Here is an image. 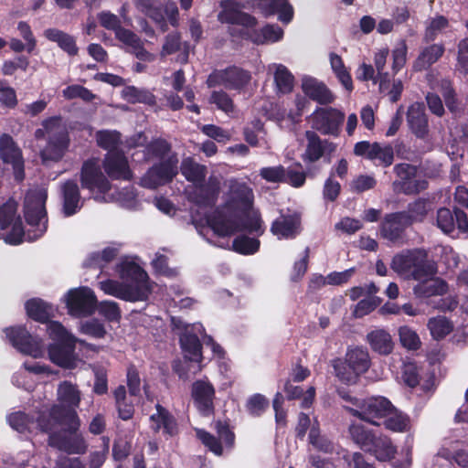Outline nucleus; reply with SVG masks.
I'll list each match as a JSON object with an SVG mask.
<instances>
[{"mask_svg": "<svg viewBox=\"0 0 468 468\" xmlns=\"http://www.w3.org/2000/svg\"><path fill=\"white\" fill-rule=\"evenodd\" d=\"M196 190L188 199L199 207H212L216 205L220 193V181L210 176L207 182L195 185Z\"/></svg>", "mask_w": 468, "mask_h": 468, "instance_id": "nucleus-23", "label": "nucleus"}, {"mask_svg": "<svg viewBox=\"0 0 468 468\" xmlns=\"http://www.w3.org/2000/svg\"><path fill=\"white\" fill-rule=\"evenodd\" d=\"M42 126L48 134L47 144L39 154L42 164L47 165L49 162H59L70 144L69 130L61 122L60 116H52L44 120Z\"/></svg>", "mask_w": 468, "mask_h": 468, "instance_id": "nucleus-4", "label": "nucleus"}, {"mask_svg": "<svg viewBox=\"0 0 468 468\" xmlns=\"http://www.w3.org/2000/svg\"><path fill=\"white\" fill-rule=\"evenodd\" d=\"M425 278L420 281V282L414 286V293L418 297L427 298L434 295H442L447 292V282L441 279Z\"/></svg>", "mask_w": 468, "mask_h": 468, "instance_id": "nucleus-43", "label": "nucleus"}, {"mask_svg": "<svg viewBox=\"0 0 468 468\" xmlns=\"http://www.w3.org/2000/svg\"><path fill=\"white\" fill-rule=\"evenodd\" d=\"M251 80L249 70L237 66H229L224 69H214L207 77L206 84L208 88L224 86L227 90H241Z\"/></svg>", "mask_w": 468, "mask_h": 468, "instance_id": "nucleus-10", "label": "nucleus"}, {"mask_svg": "<svg viewBox=\"0 0 468 468\" xmlns=\"http://www.w3.org/2000/svg\"><path fill=\"white\" fill-rule=\"evenodd\" d=\"M274 82L278 92L288 94L293 90L294 77L285 66L279 65L274 72Z\"/></svg>", "mask_w": 468, "mask_h": 468, "instance_id": "nucleus-53", "label": "nucleus"}, {"mask_svg": "<svg viewBox=\"0 0 468 468\" xmlns=\"http://www.w3.org/2000/svg\"><path fill=\"white\" fill-rule=\"evenodd\" d=\"M7 420L11 428L20 433L31 431L35 424L34 417L22 411L11 413Z\"/></svg>", "mask_w": 468, "mask_h": 468, "instance_id": "nucleus-56", "label": "nucleus"}, {"mask_svg": "<svg viewBox=\"0 0 468 468\" xmlns=\"http://www.w3.org/2000/svg\"><path fill=\"white\" fill-rule=\"evenodd\" d=\"M344 409L352 416L368 422L375 426H379L378 420L384 419L395 410V406L386 397L378 396L363 399L359 409L344 406Z\"/></svg>", "mask_w": 468, "mask_h": 468, "instance_id": "nucleus-6", "label": "nucleus"}, {"mask_svg": "<svg viewBox=\"0 0 468 468\" xmlns=\"http://www.w3.org/2000/svg\"><path fill=\"white\" fill-rule=\"evenodd\" d=\"M403 212H392L386 214L379 225V232L384 239L394 244L403 243L406 229L410 226V221Z\"/></svg>", "mask_w": 468, "mask_h": 468, "instance_id": "nucleus-19", "label": "nucleus"}, {"mask_svg": "<svg viewBox=\"0 0 468 468\" xmlns=\"http://www.w3.org/2000/svg\"><path fill=\"white\" fill-rule=\"evenodd\" d=\"M393 170L398 177L393 182L395 190L407 196H411L420 194L429 186V182L426 179H415L418 168L414 165L408 163L397 164Z\"/></svg>", "mask_w": 468, "mask_h": 468, "instance_id": "nucleus-12", "label": "nucleus"}, {"mask_svg": "<svg viewBox=\"0 0 468 468\" xmlns=\"http://www.w3.org/2000/svg\"><path fill=\"white\" fill-rule=\"evenodd\" d=\"M318 170L307 165V170L304 171L303 165L300 162H295L285 169L283 183L296 188L301 187L305 184L306 177H314Z\"/></svg>", "mask_w": 468, "mask_h": 468, "instance_id": "nucleus-41", "label": "nucleus"}, {"mask_svg": "<svg viewBox=\"0 0 468 468\" xmlns=\"http://www.w3.org/2000/svg\"><path fill=\"white\" fill-rule=\"evenodd\" d=\"M369 160H379L381 165L388 167L394 161V151L390 145L382 147L378 143H373V148L370 152Z\"/></svg>", "mask_w": 468, "mask_h": 468, "instance_id": "nucleus-60", "label": "nucleus"}, {"mask_svg": "<svg viewBox=\"0 0 468 468\" xmlns=\"http://www.w3.org/2000/svg\"><path fill=\"white\" fill-rule=\"evenodd\" d=\"M301 215L297 212L282 213L271 226V232L279 239H295L302 230Z\"/></svg>", "mask_w": 468, "mask_h": 468, "instance_id": "nucleus-24", "label": "nucleus"}, {"mask_svg": "<svg viewBox=\"0 0 468 468\" xmlns=\"http://www.w3.org/2000/svg\"><path fill=\"white\" fill-rule=\"evenodd\" d=\"M10 344L20 353L37 357L41 352L40 340L32 335L25 325L5 328Z\"/></svg>", "mask_w": 468, "mask_h": 468, "instance_id": "nucleus-17", "label": "nucleus"}, {"mask_svg": "<svg viewBox=\"0 0 468 468\" xmlns=\"http://www.w3.org/2000/svg\"><path fill=\"white\" fill-rule=\"evenodd\" d=\"M283 392L286 396L287 400L299 399L303 396V399L301 403V407L303 409H309L312 406L315 397L314 387H309L306 392L304 393L303 388L292 384L291 379H287L284 382Z\"/></svg>", "mask_w": 468, "mask_h": 468, "instance_id": "nucleus-45", "label": "nucleus"}, {"mask_svg": "<svg viewBox=\"0 0 468 468\" xmlns=\"http://www.w3.org/2000/svg\"><path fill=\"white\" fill-rule=\"evenodd\" d=\"M407 122L411 133L420 139H424L429 133V121L422 102H415L407 112Z\"/></svg>", "mask_w": 468, "mask_h": 468, "instance_id": "nucleus-30", "label": "nucleus"}, {"mask_svg": "<svg viewBox=\"0 0 468 468\" xmlns=\"http://www.w3.org/2000/svg\"><path fill=\"white\" fill-rule=\"evenodd\" d=\"M180 172L186 181L197 185L205 182L207 174V168L195 161L192 157H186L182 160Z\"/></svg>", "mask_w": 468, "mask_h": 468, "instance_id": "nucleus-42", "label": "nucleus"}, {"mask_svg": "<svg viewBox=\"0 0 468 468\" xmlns=\"http://www.w3.org/2000/svg\"><path fill=\"white\" fill-rule=\"evenodd\" d=\"M377 186V180L374 176L368 175H359L350 183V191L356 194L371 190Z\"/></svg>", "mask_w": 468, "mask_h": 468, "instance_id": "nucleus-64", "label": "nucleus"}, {"mask_svg": "<svg viewBox=\"0 0 468 468\" xmlns=\"http://www.w3.org/2000/svg\"><path fill=\"white\" fill-rule=\"evenodd\" d=\"M449 27V20L444 16H437L432 18L429 26L425 28L423 42H433L440 32Z\"/></svg>", "mask_w": 468, "mask_h": 468, "instance_id": "nucleus-58", "label": "nucleus"}, {"mask_svg": "<svg viewBox=\"0 0 468 468\" xmlns=\"http://www.w3.org/2000/svg\"><path fill=\"white\" fill-rule=\"evenodd\" d=\"M430 210V200L424 197H419L413 202L409 203L408 210L402 211L407 217V220L413 222H422Z\"/></svg>", "mask_w": 468, "mask_h": 468, "instance_id": "nucleus-49", "label": "nucleus"}, {"mask_svg": "<svg viewBox=\"0 0 468 468\" xmlns=\"http://www.w3.org/2000/svg\"><path fill=\"white\" fill-rule=\"evenodd\" d=\"M44 36L49 41L55 42L69 56L74 57L79 53V48L75 37L58 28H48L44 31Z\"/></svg>", "mask_w": 468, "mask_h": 468, "instance_id": "nucleus-40", "label": "nucleus"}, {"mask_svg": "<svg viewBox=\"0 0 468 468\" xmlns=\"http://www.w3.org/2000/svg\"><path fill=\"white\" fill-rule=\"evenodd\" d=\"M365 452L374 455L380 462H387L394 458L397 450L389 437L376 433Z\"/></svg>", "mask_w": 468, "mask_h": 468, "instance_id": "nucleus-33", "label": "nucleus"}, {"mask_svg": "<svg viewBox=\"0 0 468 468\" xmlns=\"http://www.w3.org/2000/svg\"><path fill=\"white\" fill-rule=\"evenodd\" d=\"M171 148V144L165 139L156 138L146 145L145 151L148 155L163 160L170 153Z\"/></svg>", "mask_w": 468, "mask_h": 468, "instance_id": "nucleus-61", "label": "nucleus"}, {"mask_svg": "<svg viewBox=\"0 0 468 468\" xmlns=\"http://www.w3.org/2000/svg\"><path fill=\"white\" fill-rule=\"evenodd\" d=\"M367 341L371 349L381 356L391 354L394 348L390 334L384 329H376L369 332L367 335Z\"/></svg>", "mask_w": 468, "mask_h": 468, "instance_id": "nucleus-39", "label": "nucleus"}, {"mask_svg": "<svg viewBox=\"0 0 468 468\" xmlns=\"http://www.w3.org/2000/svg\"><path fill=\"white\" fill-rule=\"evenodd\" d=\"M179 344L186 358L194 362L202 361V344L197 335L191 333L182 334L179 337Z\"/></svg>", "mask_w": 468, "mask_h": 468, "instance_id": "nucleus-44", "label": "nucleus"}, {"mask_svg": "<svg viewBox=\"0 0 468 468\" xmlns=\"http://www.w3.org/2000/svg\"><path fill=\"white\" fill-rule=\"evenodd\" d=\"M47 194L42 191L29 193L26 196L24 203V217L26 222L37 228L33 237L27 234L29 241L35 240L43 236L48 229V218L46 210Z\"/></svg>", "mask_w": 468, "mask_h": 468, "instance_id": "nucleus-5", "label": "nucleus"}, {"mask_svg": "<svg viewBox=\"0 0 468 468\" xmlns=\"http://www.w3.org/2000/svg\"><path fill=\"white\" fill-rule=\"evenodd\" d=\"M427 327L433 339L441 340L453 329L452 324L445 316L438 315L429 319Z\"/></svg>", "mask_w": 468, "mask_h": 468, "instance_id": "nucleus-50", "label": "nucleus"}, {"mask_svg": "<svg viewBox=\"0 0 468 468\" xmlns=\"http://www.w3.org/2000/svg\"><path fill=\"white\" fill-rule=\"evenodd\" d=\"M48 444L68 454L84 453L87 449L83 437L77 431H71L69 428H63L60 431L50 432Z\"/></svg>", "mask_w": 468, "mask_h": 468, "instance_id": "nucleus-18", "label": "nucleus"}, {"mask_svg": "<svg viewBox=\"0 0 468 468\" xmlns=\"http://www.w3.org/2000/svg\"><path fill=\"white\" fill-rule=\"evenodd\" d=\"M27 315L40 324H48L56 315L57 308L41 298L34 297L25 303Z\"/></svg>", "mask_w": 468, "mask_h": 468, "instance_id": "nucleus-31", "label": "nucleus"}, {"mask_svg": "<svg viewBox=\"0 0 468 468\" xmlns=\"http://www.w3.org/2000/svg\"><path fill=\"white\" fill-rule=\"evenodd\" d=\"M348 432L352 441L357 444L364 452L368 447V445H370V441L376 434V432L365 425L356 422L350 424Z\"/></svg>", "mask_w": 468, "mask_h": 468, "instance_id": "nucleus-48", "label": "nucleus"}, {"mask_svg": "<svg viewBox=\"0 0 468 468\" xmlns=\"http://www.w3.org/2000/svg\"><path fill=\"white\" fill-rule=\"evenodd\" d=\"M97 304L98 300L94 292L87 286L70 289L66 296L68 312L75 317H87L93 314Z\"/></svg>", "mask_w": 468, "mask_h": 468, "instance_id": "nucleus-11", "label": "nucleus"}, {"mask_svg": "<svg viewBox=\"0 0 468 468\" xmlns=\"http://www.w3.org/2000/svg\"><path fill=\"white\" fill-rule=\"evenodd\" d=\"M241 36L256 45H265L280 41L283 37V30L278 25L267 24L261 29L241 32Z\"/></svg>", "mask_w": 468, "mask_h": 468, "instance_id": "nucleus-32", "label": "nucleus"}, {"mask_svg": "<svg viewBox=\"0 0 468 468\" xmlns=\"http://www.w3.org/2000/svg\"><path fill=\"white\" fill-rule=\"evenodd\" d=\"M118 254V250L112 247H107L101 252L92 253L87 262L85 263L88 267L92 268H103L105 264L112 261Z\"/></svg>", "mask_w": 468, "mask_h": 468, "instance_id": "nucleus-57", "label": "nucleus"}, {"mask_svg": "<svg viewBox=\"0 0 468 468\" xmlns=\"http://www.w3.org/2000/svg\"><path fill=\"white\" fill-rule=\"evenodd\" d=\"M304 137L306 144L301 159L306 165L316 163L324 155H328V162L330 161L331 154L336 149L335 143L322 139L316 132L311 130L305 131Z\"/></svg>", "mask_w": 468, "mask_h": 468, "instance_id": "nucleus-16", "label": "nucleus"}, {"mask_svg": "<svg viewBox=\"0 0 468 468\" xmlns=\"http://www.w3.org/2000/svg\"><path fill=\"white\" fill-rule=\"evenodd\" d=\"M437 227L445 234L459 237L460 234H468L467 214L457 207L451 210L441 207L437 211Z\"/></svg>", "mask_w": 468, "mask_h": 468, "instance_id": "nucleus-15", "label": "nucleus"}, {"mask_svg": "<svg viewBox=\"0 0 468 468\" xmlns=\"http://www.w3.org/2000/svg\"><path fill=\"white\" fill-rule=\"evenodd\" d=\"M80 180L81 187L101 195L108 193L112 185L103 175L97 158H89L83 162L80 169Z\"/></svg>", "mask_w": 468, "mask_h": 468, "instance_id": "nucleus-13", "label": "nucleus"}, {"mask_svg": "<svg viewBox=\"0 0 468 468\" xmlns=\"http://www.w3.org/2000/svg\"><path fill=\"white\" fill-rule=\"evenodd\" d=\"M122 98L130 103H144L154 106L156 103L155 96L148 90L127 86L122 90Z\"/></svg>", "mask_w": 468, "mask_h": 468, "instance_id": "nucleus-47", "label": "nucleus"}, {"mask_svg": "<svg viewBox=\"0 0 468 468\" xmlns=\"http://www.w3.org/2000/svg\"><path fill=\"white\" fill-rule=\"evenodd\" d=\"M335 376L344 384H355L371 366V358L366 347H348L344 358L331 361Z\"/></svg>", "mask_w": 468, "mask_h": 468, "instance_id": "nucleus-3", "label": "nucleus"}, {"mask_svg": "<svg viewBox=\"0 0 468 468\" xmlns=\"http://www.w3.org/2000/svg\"><path fill=\"white\" fill-rule=\"evenodd\" d=\"M97 143L101 148L108 152L117 151L116 147L120 144V133L111 131H100L97 133Z\"/></svg>", "mask_w": 468, "mask_h": 468, "instance_id": "nucleus-63", "label": "nucleus"}, {"mask_svg": "<svg viewBox=\"0 0 468 468\" xmlns=\"http://www.w3.org/2000/svg\"><path fill=\"white\" fill-rule=\"evenodd\" d=\"M390 268L399 275L420 281L433 277L437 273V264L428 260V253L423 249L403 250L395 254Z\"/></svg>", "mask_w": 468, "mask_h": 468, "instance_id": "nucleus-2", "label": "nucleus"}, {"mask_svg": "<svg viewBox=\"0 0 468 468\" xmlns=\"http://www.w3.org/2000/svg\"><path fill=\"white\" fill-rule=\"evenodd\" d=\"M62 208L61 212L65 218L71 217L78 213L82 207L80 187L76 181L69 179L65 181L60 187Z\"/></svg>", "mask_w": 468, "mask_h": 468, "instance_id": "nucleus-27", "label": "nucleus"}, {"mask_svg": "<svg viewBox=\"0 0 468 468\" xmlns=\"http://www.w3.org/2000/svg\"><path fill=\"white\" fill-rule=\"evenodd\" d=\"M190 45L188 42H182L179 33H169L162 47L161 55L163 57L169 56L181 51L177 57V61L186 64L188 61Z\"/></svg>", "mask_w": 468, "mask_h": 468, "instance_id": "nucleus-36", "label": "nucleus"}, {"mask_svg": "<svg viewBox=\"0 0 468 468\" xmlns=\"http://www.w3.org/2000/svg\"><path fill=\"white\" fill-rule=\"evenodd\" d=\"M302 90L306 97L321 105H328L334 102L335 97L328 87L315 78L305 77L303 79Z\"/></svg>", "mask_w": 468, "mask_h": 468, "instance_id": "nucleus-29", "label": "nucleus"}, {"mask_svg": "<svg viewBox=\"0 0 468 468\" xmlns=\"http://www.w3.org/2000/svg\"><path fill=\"white\" fill-rule=\"evenodd\" d=\"M444 52L445 47L442 43L431 44L425 47L415 59L413 69L415 71L428 69L443 56Z\"/></svg>", "mask_w": 468, "mask_h": 468, "instance_id": "nucleus-37", "label": "nucleus"}, {"mask_svg": "<svg viewBox=\"0 0 468 468\" xmlns=\"http://www.w3.org/2000/svg\"><path fill=\"white\" fill-rule=\"evenodd\" d=\"M251 187L244 182L231 181L227 200L206 215V223L214 234L225 238L236 233L239 221L253 205Z\"/></svg>", "mask_w": 468, "mask_h": 468, "instance_id": "nucleus-1", "label": "nucleus"}, {"mask_svg": "<svg viewBox=\"0 0 468 468\" xmlns=\"http://www.w3.org/2000/svg\"><path fill=\"white\" fill-rule=\"evenodd\" d=\"M222 11L218 14V20L221 23L239 25L247 28L254 27L258 21L255 16L240 11L239 5L232 0L222 3Z\"/></svg>", "mask_w": 468, "mask_h": 468, "instance_id": "nucleus-25", "label": "nucleus"}, {"mask_svg": "<svg viewBox=\"0 0 468 468\" xmlns=\"http://www.w3.org/2000/svg\"><path fill=\"white\" fill-rule=\"evenodd\" d=\"M269 407L270 401L268 398L261 393L252 394L245 403L247 412L255 418L262 416Z\"/></svg>", "mask_w": 468, "mask_h": 468, "instance_id": "nucleus-54", "label": "nucleus"}, {"mask_svg": "<svg viewBox=\"0 0 468 468\" xmlns=\"http://www.w3.org/2000/svg\"><path fill=\"white\" fill-rule=\"evenodd\" d=\"M50 411L56 425L67 426L71 431H79L80 421L74 408L63 405H53Z\"/></svg>", "mask_w": 468, "mask_h": 468, "instance_id": "nucleus-38", "label": "nucleus"}, {"mask_svg": "<svg viewBox=\"0 0 468 468\" xmlns=\"http://www.w3.org/2000/svg\"><path fill=\"white\" fill-rule=\"evenodd\" d=\"M75 340L50 344L48 347V357L52 363L63 368L71 369L75 367Z\"/></svg>", "mask_w": 468, "mask_h": 468, "instance_id": "nucleus-26", "label": "nucleus"}, {"mask_svg": "<svg viewBox=\"0 0 468 468\" xmlns=\"http://www.w3.org/2000/svg\"><path fill=\"white\" fill-rule=\"evenodd\" d=\"M116 270L119 272L120 278L125 284L130 286L133 293H136L135 290H140L138 294L141 302L148 300L149 295L152 293L150 278L139 264L125 260L117 265Z\"/></svg>", "mask_w": 468, "mask_h": 468, "instance_id": "nucleus-7", "label": "nucleus"}, {"mask_svg": "<svg viewBox=\"0 0 468 468\" xmlns=\"http://www.w3.org/2000/svg\"><path fill=\"white\" fill-rule=\"evenodd\" d=\"M441 92L448 111L453 117L460 118L465 114L466 103L458 97L452 81L442 80L441 83Z\"/></svg>", "mask_w": 468, "mask_h": 468, "instance_id": "nucleus-34", "label": "nucleus"}, {"mask_svg": "<svg viewBox=\"0 0 468 468\" xmlns=\"http://www.w3.org/2000/svg\"><path fill=\"white\" fill-rule=\"evenodd\" d=\"M383 425L385 429L390 431L403 433L410 430L411 421L407 413L395 407V410H391L390 414L385 416Z\"/></svg>", "mask_w": 468, "mask_h": 468, "instance_id": "nucleus-46", "label": "nucleus"}, {"mask_svg": "<svg viewBox=\"0 0 468 468\" xmlns=\"http://www.w3.org/2000/svg\"><path fill=\"white\" fill-rule=\"evenodd\" d=\"M264 17L278 14L279 20L283 24L290 23L293 18V7L288 0H253Z\"/></svg>", "mask_w": 468, "mask_h": 468, "instance_id": "nucleus-28", "label": "nucleus"}, {"mask_svg": "<svg viewBox=\"0 0 468 468\" xmlns=\"http://www.w3.org/2000/svg\"><path fill=\"white\" fill-rule=\"evenodd\" d=\"M0 158L5 164L11 165L15 181L22 183L26 177L23 153L8 133L0 136Z\"/></svg>", "mask_w": 468, "mask_h": 468, "instance_id": "nucleus-14", "label": "nucleus"}, {"mask_svg": "<svg viewBox=\"0 0 468 468\" xmlns=\"http://www.w3.org/2000/svg\"><path fill=\"white\" fill-rule=\"evenodd\" d=\"M59 400L69 407H79L80 393L76 386L69 381H63L58 388Z\"/></svg>", "mask_w": 468, "mask_h": 468, "instance_id": "nucleus-55", "label": "nucleus"}, {"mask_svg": "<svg viewBox=\"0 0 468 468\" xmlns=\"http://www.w3.org/2000/svg\"><path fill=\"white\" fill-rule=\"evenodd\" d=\"M345 121V113L333 107H317L310 115L312 131L323 135L338 137Z\"/></svg>", "mask_w": 468, "mask_h": 468, "instance_id": "nucleus-9", "label": "nucleus"}, {"mask_svg": "<svg viewBox=\"0 0 468 468\" xmlns=\"http://www.w3.org/2000/svg\"><path fill=\"white\" fill-rule=\"evenodd\" d=\"M399 340L405 348L409 350H418L421 342L418 334L409 326H401L399 329Z\"/></svg>", "mask_w": 468, "mask_h": 468, "instance_id": "nucleus-62", "label": "nucleus"}, {"mask_svg": "<svg viewBox=\"0 0 468 468\" xmlns=\"http://www.w3.org/2000/svg\"><path fill=\"white\" fill-rule=\"evenodd\" d=\"M209 103L215 104L217 108L225 113H231L235 110L234 101L224 90H213L208 99Z\"/></svg>", "mask_w": 468, "mask_h": 468, "instance_id": "nucleus-59", "label": "nucleus"}, {"mask_svg": "<svg viewBox=\"0 0 468 468\" xmlns=\"http://www.w3.org/2000/svg\"><path fill=\"white\" fill-rule=\"evenodd\" d=\"M261 242L257 238L239 235L232 241V250L241 255H252L259 251Z\"/></svg>", "mask_w": 468, "mask_h": 468, "instance_id": "nucleus-51", "label": "nucleus"}, {"mask_svg": "<svg viewBox=\"0 0 468 468\" xmlns=\"http://www.w3.org/2000/svg\"><path fill=\"white\" fill-rule=\"evenodd\" d=\"M178 174V159L176 155L168 156L147 169L140 179V185L148 189L171 183Z\"/></svg>", "mask_w": 468, "mask_h": 468, "instance_id": "nucleus-8", "label": "nucleus"}, {"mask_svg": "<svg viewBox=\"0 0 468 468\" xmlns=\"http://www.w3.org/2000/svg\"><path fill=\"white\" fill-rule=\"evenodd\" d=\"M102 167L112 180L131 181L133 177L128 159L122 150L108 152L102 161Z\"/></svg>", "mask_w": 468, "mask_h": 468, "instance_id": "nucleus-22", "label": "nucleus"}, {"mask_svg": "<svg viewBox=\"0 0 468 468\" xmlns=\"http://www.w3.org/2000/svg\"><path fill=\"white\" fill-rule=\"evenodd\" d=\"M330 64L338 80L346 90H351L353 89L352 78L344 64L343 58L339 55L332 52L330 53Z\"/></svg>", "mask_w": 468, "mask_h": 468, "instance_id": "nucleus-52", "label": "nucleus"}, {"mask_svg": "<svg viewBox=\"0 0 468 468\" xmlns=\"http://www.w3.org/2000/svg\"><path fill=\"white\" fill-rule=\"evenodd\" d=\"M155 413L150 415V430L154 433L161 432L166 439H171L179 434V424L175 415L160 403H156Z\"/></svg>", "mask_w": 468, "mask_h": 468, "instance_id": "nucleus-20", "label": "nucleus"}, {"mask_svg": "<svg viewBox=\"0 0 468 468\" xmlns=\"http://www.w3.org/2000/svg\"><path fill=\"white\" fill-rule=\"evenodd\" d=\"M215 388L208 380L197 379L191 385L194 405L202 416L214 414Z\"/></svg>", "mask_w": 468, "mask_h": 468, "instance_id": "nucleus-21", "label": "nucleus"}, {"mask_svg": "<svg viewBox=\"0 0 468 468\" xmlns=\"http://www.w3.org/2000/svg\"><path fill=\"white\" fill-rule=\"evenodd\" d=\"M100 288L105 294L114 296L118 299L131 303L141 302L138 294L139 290H135L136 293H133L130 286L123 282L107 279L100 282Z\"/></svg>", "mask_w": 468, "mask_h": 468, "instance_id": "nucleus-35", "label": "nucleus"}]
</instances>
